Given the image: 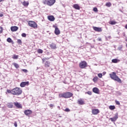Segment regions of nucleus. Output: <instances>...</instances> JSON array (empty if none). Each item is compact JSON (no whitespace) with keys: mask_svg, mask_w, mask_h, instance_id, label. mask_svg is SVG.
<instances>
[{"mask_svg":"<svg viewBox=\"0 0 127 127\" xmlns=\"http://www.w3.org/2000/svg\"><path fill=\"white\" fill-rule=\"evenodd\" d=\"M2 32V27H0V33Z\"/></svg>","mask_w":127,"mask_h":127,"instance_id":"a18cd8bd","label":"nucleus"},{"mask_svg":"<svg viewBox=\"0 0 127 127\" xmlns=\"http://www.w3.org/2000/svg\"><path fill=\"white\" fill-rule=\"evenodd\" d=\"M93 11H94L95 12H98V8L94 7L93 8Z\"/></svg>","mask_w":127,"mask_h":127,"instance_id":"c9c22d12","label":"nucleus"},{"mask_svg":"<svg viewBox=\"0 0 127 127\" xmlns=\"http://www.w3.org/2000/svg\"><path fill=\"white\" fill-rule=\"evenodd\" d=\"M126 41H127V39H126Z\"/></svg>","mask_w":127,"mask_h":127,"instance_id":"4d7b16f0","label":"nucleus"},{"mask_svg":"<svg viewBox=\"0 0 127 127\" xmlns=\"http://www.w3.org/2000/svg\"><path fill=\"white\" fill-rule=\"evenodd\" d=\"M92 92L95 94H99L100 90H99V88L97 87H94L92 89Z\"/></svg>","mask_w":127,"mask_h":127,"instance_id":"ddd939ff","label":"nucleus"},{"mask_svg":"<svg viewBox=\"0 0 127 127\" xmlns=\"http://www.w3.org/2000/svg\"><path fill=\"white\" fill-rule=\"evenodd\" d=\"M1 1H4V0H0V2H1Z\"/></svg>","mask_w":127,"mask_h":127,"instance_id":"603ef678","label":"nucleus"},{"mask_svg":"<svg viewBox=\"0 0 127 127\" xmlns=\"http://www.w3.org/2000/svg\"><path fill=\"white\" fill-rule=\"evenodd\" d=\"M51 48L52 49H56V44H55L54 43H52L50 45Z\"/></svg>","mask_w":127,"mask_h":127,"instance_id":"6ab92c4d","label":"nucleus"},{"mask_svg":"<svg viewBox=\"0 0 127 127\" xmlns=\"http://www.w3.org/2000/svg\"><path fill=\"white\" fill-rule=\"evenodd\" d=\"M13 66H14V67H15L16 69L19 68V65H18V64H17L15 63H13Z\"/></svg>","mask_w":127,"mask_h":127,"instance_id":"5701e85b","label":"nucleus"},{"mask_svg":"<svg viewBox=\"0 0 127 127\" xmlns=\"http://www.w3.org/2000/svg\"><path fill=\"white\" fill-rule=\"evenodd\" d=\"M73 96V93L67 92L64 93V98L65 99H68V98H71Z\"/></svg>","mask_w":127,"mask_h":127,"instance_id":"423d86ee","label":"nucleus"},{"mask_svg":"<svg viewBox=\"0 0 127 127\" xmlns=\"http://www.w3.org/2000/svg\"><path fill=\"white\" fill-rule=\"evenodd\" d=\"M111 38H112V37H111V36H109L107 37H106V40H109V39H111Z\"/></svg>","mask_w":127,"mask_h":127,"instance_id":"58836bf2","label":"nucleus"},{"mask_svg":"<svg viewBox=\"0 0 127 127\" xmlns=\"http://www.w3.org/2000/svg\"><path fill=\"white\" fill-rule=\"evenodd\" d=\"M50 107H53V104H51L50 105Z\"/></svg>","mask_w":127,"mask_h":127,"instance_id":"8fccbe9b","label":"nucleus"},{"mask_svg":"<svg viewBox=\"0 0 127 127\" xmlns=\"http://www.w3.org/2000/svg\"><path fill=\"white\" fill-rule=\"evenodd\" d=\"M100 113L99 109H93L92 111V113L93 115H98Z\"/></svg>","mask_w":127,"mask_h":127,"instance_id":"4468645a","label":"nucleus"},{"mask_svg":"<svg viewBox=\"0 0 127 127\" xmlns=\"http://www.w3.org/2000/svg\"><path fill=\"white\" fill-rule=\"evenodd\" d=\"M112 62V63H118V60L117 59H113Z\"/></svg>","mask_w":127,"mask_h":127,"instance_id":"c756f323","label":"nucleus"},{"mask_svg":"<svg viewBox=\"0 0 127 127\" xmlns=\"http://www.w3.org/2000/svg\"><path fill=\"white\" fill-rule=\"evenodd\" d=\"M10 29L11 31L14 32V31H17L18 30V27L17 26H12L10 28Z\"/></svg>","mask_w":127,"mask_h":127,"instance_id":"dca6fc26","label":"nucleus"},{"mask_svg":"<svg viewBox=\"0 0 127 127\" xmlns=\"http://www.w3.org/2000/svg\"><path fill=\"white\" fill-rule=\"evenodd\" d=\"M55 1H56V0H45L43 1V3L51 6V5H53L55 3Z\"/></svg>","mask_w":127,"mask_h":127,"instance_id":"7ed1b4c3","label":"nucleus"},{"mask_svg":"<svg viewBox=\"0 0 127 127\" xmlns=\"http://www.w3.org/2000/svg\"><path fill=\"white\" fill-rule=\"evenodd\" d=\"M24 114L25 115V116H29V115H31V114H32V111L29 109L28 110H26L24 111Z\"/></svg>","mask_w":127,"mask_h":127,"instance_id":"1a4fd4ad","label":"nucleus"},{"mask_svg":"<svg viewBox=\"0 0 127 127\" xmlns=\"http://www.w3.org/2000/svg\"><path fill=\"white\" fill-rule=\"evenodd\" d=\"M106 6H108V7H110V6H112V3L110 2H107L106 3Z\"/></svg>","mask_w":127,"mask_h":127,"instance_id":"cd10ccee","label":"nucleus"},{"mask_svg":"<svg viewBox=\"0 0 127 127\" xmlns=\"http://www.w3.org/2000/svg\"><path fill=\"white\" fill-rule=\"evenodd\" d=\"M118 114L117 113L115 115V116L114 117L110 118V120L111 122H116V121L118 120Z\"/></svg>","mask_w":127,"mask_h":127,"instance_id":"9b49d317","label":"nucleus"},{"mask_svg":"<svg viewBox=\"0 0 127 127\" xmlns=\"http://www.w3.org/2000/svg\"><path fill=\"white\" fill-rule=\"evenodd\" d=\"M98 77H99V78H102V77L103 76V74H102V73H99V74H98Z\"/></svg>","mask_w":127,"mask_h":127,"instance_id":"79ce46f5","label":"nucleus"},{"mask_svg":"<svg viewBox=\"0 0 127 127\" xmlns=\"http://www.w3.org/2000/svg\"><path fill=\"white\" fill-rule=\"evenodd\" d=\"M85 94H88V95H89L90 96H91V95H92V91H89L86 92Z\"/></svg>","mask_w":127,"mask_h":127,"instance_id":"4c0bfd02","label":"nucleus"},{"mask_svg":"<svg viewBox=\"0 0 127 127\" xmlns=\"http://www.w3.org/2000/svg\"><path fill=\"white\" fill-rule=\"evenodd\" d=\"M28 25L31 27H33V28L37 27V24H36L35 22L33 21H29L28 22Z\"/></svg>","mask_w":127,"mask_h":127,"instance_id":"20e7f679","label":"nucleus"},{"mask_svg":"<svg viewBox=\"0 0 127 127\" xmlns=\"http://www.w3.org/2000/svg\"><path fill=\"white\" fill-rule=\"evenodd\" d=\"M93 29L95 31H97V32H102V28H99L98 27H93Z\"/></svg>","mask_w":127,"mask_h":127,"instance_id":"9d476101","label":"nucleus"},{"mask_svg":"<svg viewBox=\"0 0 127 127\" xmlns=\"http://www.w3.org/2000/svg\"><path fill=\"white\" fill-rule=\"evenodd\" d=\"M14 127H17V123L16 122H15L14 124Z\"/></svg>","mask_w":127,"mask_h":127,"instance_id":"49530a36","label":"nucleus"},{"mask_svg":"<svg viewBox=\"0 0 127 127\" xmlns=\"http://www.w3.org/2000/svg\"><path fill=\"white\" fill-rule=\"evenodd\" d=\"M38 53H39L40 54H41L42 53H43V50L39 49L38 50Z\"/></svg>","mask_w":127,"mask_h":127,"instance_id":"72a5a7b5","label":"nucleus"},{"mask_svg":"<svg viewBox=\"0 0 127 127\" xmlns=\"http://www.w3.org/2000/svg\"><path fill=\"white\" fill-rule=\"evenodd\" d=\"M28 85H29V81H23L20 83V86L21 88H23L25 86H28Z\"/></svg>","mask_w":127,"mask_h":127,"instance_id":"6e6552de","label":"nucleus"},{"mask_svg":"<svg viewBox=\"0 0 127 127\" xmlns=\"http://www.w3.org/2000/svg\"><path fill=\"white\" fill-rule=\"evenodd\" d=\"M7 41L9 43H11L12 42H13V41L12 40H11V38H8L7 39Z\"/></svg>","mask_w":127,"mask_h":127,"instance_id":"a878e982","label":"nucleus"},{"mask_svg":"<svg viewBox=\"0 0 127 127\" xmlns=\"http://www.w3.org/2000/svg\"><path fill=\"white\" fill-rule=\"evenodd\" d=\"M73 8H75V9H77L78 10L80 9V6H79L78 4H74L73 5Z\"/></svg>","mask_w":127,"mask_h":127,"instance_id":"a211bd4d","label":"nucleus"},{"mask_svg":"<svg viewBox=\"0 0 127 127\" xmlns=\"http://www.w3.org/2000/svg\"><path fill=\"white\" fill-rule=\"evenodd\" d=\"M28 4H29V3L25 1H24L23 2V5H24V6H27Z\"/></svg>","mask_w":127,"mask_h":127,"instance_id":"c85d7f7f","label":"nucleus"},{"mask_svg":"<svg viewBox=\"0 0 127 127\" xmlns=\"http://www.w3.org/2000/svg\"><path fill=\"white\" fill-rule=\"evenodd\" d=\"M98 79H99V78L98 77V76H95L93 78V81L94 82H97V81H98Z\"/></svg>","mask_w":127,"mask_h":127,"instance_id":"473e14b6","label":"nucleus"},{"mask_svg":"<svg viewBox=\"0 0 127 127\" xmlns=\"http://www.w3.org/2000/svg\"><path fill=\"white\" fill-rule=\"evenodd\" d=\"M122 49H123V46H120L118 48V50L119 51H122Z\"/></svg>","mask_w":127,"mask_h":127,"instance_id":"f704fd0d","label":"nucleus"},{"mask_svg":"<svg viewBox=\"0 0 127 127\" xmlns=\"http://www.w3.org/2000/svg\"><path fill=\"white\" fill-rule=\"evenodd\" d=\"M109 109L110 110H111L112 111H113V110H115V109H116V106L114 105H110L109 106Z\"/></svg>","mask_w":127,"mask_h":127,"instance_id":"393cba45","label":"nucleus"},{"mask_svg":"<svg viewBox=\"0 0 127 127\" xmlns=\"http://www.w3.org/2000/svg\"><path fill=\"white\" fill-rule=\"evenodd\" d=\"M6 92H7V93L12 94V90L7 89Z\"/></svg>","mask_w":127,"mask_h":127,"instance_id":"e433bc0d","label":"nucleus"},{"mask_svg":"<svg viewBox=\"0 0 127 127\" xmlns=\"http://www.w3.org/2000/svg\"><path fill=\"white\" fill-rule=\"evenodd\" d=\"M125 28H126V29H127V24L126 25Z\"/></svg>","mask_w":127,"mask_h":127,"instance_id":"864d4df0","label":"nucleus"},{"mask_svg":"<svg viewBox=\"0 0 127 127\" xmlns=\"http://www.w3.org/2000/svg\"><path fill=\"white\" fill-rule=\"evenodd\" d=\"M87 64L85 61H83L79 64V67L81 69H84L87 67Z\"/></svg>","mask_w":127,"mask_h":127,"instance_id":"39448f33","label":"nucleus"},{"mask_svg":"<svg viewBox=\"0 0 127 127\" xmlns=\"http://www.w3.org/2000/svg\"><path fill=\"white\" fill-rule=\"evenodd\" d=\"M22 90L20 89L19 88L16 87L12 90V94L16 96H19L21 95Z\"/></svg>","mask_w":127,"mask_h":127,"instance_id":"f03ea898","label":"nucleus"},{"mask_svg":"<svg viewBox=\"0 0 127 127\" xmlns=\"http://www.w3.org/2000/svg\"><path fill=\"white\" fill-rule=\"evenodd\" d=\"M3 16V14H0V17H2Z\"/></svg>","mask_w":127,"mask_h":127,"instance_id":"09e8293b","label":"nucleus"},{"mask_svg":"<svg viewBox=\"0 0 127 127\" xmlns=\"http://www.w3.org/2000/svg\"><path fill=\"white\" fill-rule=\"evenodd\" d=\"M21 36H22V37H26V34L24 33H23L22 34H21Z\"/></svg>","mask_w":127,"mask_h":127,"instance_id":"a19ab883","label":"nucleus"},{"mask_svg":"<svg viewBox=\"0 0 127 127\" xmlns=\"http://www.w3.org/2000/svg\"><path fill=\"white\" fill-rule=\"evenodd\" d=\"M17 43L18 44H20V45H21V44H22V41H21V40L20 39H18Z\"/></svg>","mask_w":127,"mask_h":127,"instance_id":"7c9ffc66","label":"nucleus"},{"mask_svg":"<svg viewBox=\"0 0 127 127\" xmlns=\"http://www.w3.org/2000/svg\"><path fill=\"white\" fill-rule=\"evenodd\" d=\"M59 98H65V93H60L59 94Z\"/></svg>","mask_w":127,"mask_h":127,"instance_id":"b1692460","label":"nucleus"},{"mask_svg":"<svg viewBox=\"0 0 127 127\" xmlns=\"http://www.w3.org/2000/svg\"><path fill=\"white\" fill-rule=\"evenodd\" d=\"M115 103H116V105H118V106H119V105L121 104L120 103V101H118L117 100H115Z\"/></svg>","mask_w":127,"mask_h":127,"instance_id":"ea45409f","label":"nucleus"},{"mask_svg":"<svg viewBox=\"0 0 127 127\" xmlns=\"http://www.w3.org/2000/svg\"><path fill=\"white\" fill-rule=\"evenodd\" d=\"M53 27H55V34L56 35H59L60 34V30H59V28H58V27L56 26H53Z\"/></svg>","mask_w":127,"mask_h":127,"instance_id":"0eeeda50","label":"nucleus"},{"mask_svg":"<svg viewBox=\"0 0 127 127\" xmlns=\"http://www.w3.org/2000/svg\"><path fill=\"white\" fill-rule=\"evenodd\" d=\"M109 23V24H111V25H115V24H117L116 21H110Z\"/></svg>","mask_w":127,"mask_h":127,"instance_id":"4be33fe9","label":"nucleus"},{"mask_svg":"<svg viewBox=\"0 0 127 127\" xmlns=\"http://www.w3.org/2000/svg\"><path fill=\"white\" fill-rule=\"evenodd\" d=\"M97 40H98V41H102V38H98L97 39Z\"/></svg>","mask_w":127,"mask_h":127,"instance_id":"de8ad7c7","label":"nucleus"},{"mask_svg":"<svg viewBox=\"0 0 127 127\" xmlns=\"http://www.w3.org/2000/svg\"><path fill=\"white\" fill-rule=\"evenodd\" d=\"M126 47H127V44H126Z\"/></svg>","mask_w":127,"mask_h":127,"instance_id":"6e6d98bb","label":"nucleus"},{"mask_svg":"<svg viewBox=\"0 0 127 127\" xmlns=\"http://www.w3.org/2000/svg\"><path fill=\"white\" fill-rule=\"evenodd\" d=\"M65 112H70V109H69V108H66L64 110Z\"/></svg>","mask_w":127,"mask_h":127,"instance_id":"c03bdc74","label":"nucleus"},{"mask_svg":"<svg viewBox=\"0 0 127 127\" xmlns=\"http://www.w3.org/2000/svg\"><path fill=\"white\" fill-rule=\"evenodd\" d=\"M7 106L10 109H12V108H13V105L11 103H8L7 104Z\"/></svg>","mask_w":127,"mask_h":127,"instance_id":"412c9836","label":"nucleus"},{"mask_svg":"<svg viewBox=\"0 0 127 127\" xmlns=\"http://www.w3.org/2000/svg\"><path fill=\"white\" fill-rule=\"evenodd\" d=\"M45 67H46L47 68L50 67V62L46 61L45 63Z\"/></svg>","mask_w":127,"mask_h":127,"instance_id":"aec40b11","label":"nucleus"},{"mask_svg":"<svg viewBox=\"0 0 127 127\" xmlns=\"http://www.w3.org/2000/svg\"><path fill=\"white\" fill-rule=\"evenodd\" d=\"M13 59H18V56H16V55H13L12 57Z\"/></svg>","mask_w":127,"mask_h":127,"instance_id":"2f4dec72","label":"nucleus"},{"mask_svg":"<svg viewBox=\"0 0 127 127\" xmlns=\"http://www.w3.org/2000/svg\"><path fill=\"white\" fill-rule=\"evenodd\" d=\"M48 19H49L50 21H54L55 20V18L53 15H49L48 16Z\"/></svg>","mask_w":127,"mask_h":127,"instance_id":"f8f14e48","label":"nucleus"},{"mask_svg":"<svg viewBox=\"0 0 127 127\" xmlns=\"http://www.w3.org/2000/svg\"><path fill=\"white\" fill-rule=\"evenodd\" d=\"M14 105L16 107V108H18V109H21L22 108L21 105L18 103V102H14Z\"/></svg>","mask_w":127,"mask_h":127,"instance_id":"2eb2a0df","label":"nucleus"},{"mask_svg":"<svg viewBox=\"0 0 127 127\" xmlns=\"http://www.w3.org/2000/svg\"><path fill=\"white\" fill-rule=\"evenodd\" d=\"M38 69H39V67H37L36 70L37 71V70H38Z\"/></svg>","mask_w":127,"mask_h":127,"instance_id":"5fc2aeb1","label":"nucleus"},{"mask_svg":"<svg viewBox=\"0 0 127 127\" xmlns=\"http://www.w3.org/2000/svg\"><path fill=\"white\" fill-rule=\"evenodd\" d=\"M77 103L79 104V105H85V102H84V100H82V99H78Z\"/></svg>","mask_w":127,"mask_h":127,"instance_id":"f3484780","label":"nucleus"},{"mask_svg":"<svg viewBox=\"0 0 127 127\" xmlns=\"http://www.w3.org/2000/svg\"><path fill=\"white\" fill-rule=\"evenodd\" d=\"M49 59H50V58H44L42 59L43 63H44L46 60H49Z\"/></svg>","mask_w":127,"mask_h":127,"instance_id":"bb28decb","label":"nucleus"},{"mask_svg":"<svg viewBox=\"0 0 127 127\" xmlns=\"http://www.w3.org/2000/svg\"><path fill=\"white\" fill-rule=\"evenodd\" d=\"M106 72L105 71L103 72V75H106Z\"/></svg>","mask_w":127,"mask_h":127,"instance_id":"3c124183","label":"nucleus"},{"mask_svg":"<svg viewBox=\"0 0 127 127\" xmlns=\"http://www.w3.org/2000/svg\"><path fill=\"white\" fill-rule=\"evenodd\" d=\"M23 72H24V73H27L28 72V70L27 69H22Z\"/></svg>","mask_w":127,"mask_h":127,"instance_id":"37998d69","label":"nucleus"},{"mask_svg":"<svg viewBox=\"0 0 127 127\" xmlns=\"http://www.w3.org/2000/svg\"><path fill=\"white\" fill-rule=\"evenodd\" d=\"M60 118H61V116H59Z\"/></svg>","mask_w":127,"mask_h":127,"instance_id":"13d9d810","label":"nucleus"},{"mask_svg":"<svg viewBox=\"0 0 127 127\" xmlns=\"http://www.w3.org/2000/svg\"><path fill=\"white\" fill-rule=\"evenodd\" d=\"M110 78L115 81H117L118 83H122V80L117 75L115 72H113L110 74Z\"/></svg>","mask_w":127,"mask_h":127,"instance_id":"f257e3e1","label":"nucleus"}]
</instances>
